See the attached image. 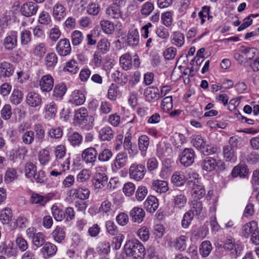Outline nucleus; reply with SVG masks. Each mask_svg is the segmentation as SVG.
I'll list each match as a JSON object with an SVG mask.
<instances>
[{"label":"nucleus","mask_w":259,"mask_h":259,"mask_svg":"<svg viewBox=\"0 0 259 259\" xmlns=\"http://www.w3.org/2000/svg\"><path fill=\"white\" fill-rule=\"evenodd\" d=\"M53 153L55 160L53 166L60 165L63 168V171L68 170L70 168V157L66 155V148L64 145H59L54 148Z\"/></svg>","instance_id":"obj_1"},{"label":"nucleus","mask_w":259,"mask_h":259,"mask_svg":"<svg viewBox=\"0 0 259 259\" xmlns=\"http://www.w3.org/2000/svg\"><path fill=\"white\" fill-rule=\"evenodd\" d=\"M124 248L126 255L133 256L135 259L143 258L145 255L143 245L137 239L127 241Z\"/></svg>","instance_id":"obj_2"},{"label":"nucleus","mask_w":259,"mask_h":259,"mask_svg":"<svg viewBox=\"0 0 259 259\" xmlns=\"http://www.w3.org/2000/svg\"><path fill=\"white\" fill-rule=\"evenodd\" d=\"M242 234L246 238L250 236L255 245L259 244V228L256 222L252 221L245 224L242 227Z\"/></svg>","instance_id":"obj_3"},{"label":"nucleus","mask_w":259,"mask_h":259,"mask_svg":"<svg viewBox=\"0 0 259 259\" xmlns=\"http://www.w3.org/2000/svg\"><path fill=\"white\" fill-rule=\"evenodd\" d=\"M201 166L203 170L207 172H211L214 170L217 166L220 167V169L224 168V164L221 160L207 157L201 161Z\"/></svg>","instance_id":"obj_4"},{"label":"nucleus","mask_w":259,"mask_h":259,"mask_svg":"<svg viewBox=\"0 0 259 259\" xmlns=\"http://www.w3.org/2000/svg\"><path fill=\"white\" fill-rule=\"evenodd\" d=\"M145 166L141 164H132L129 169V174L131 178L136 181L142 180L146 174Z\"/></svg>","instance_id":"obj_5"},{"label":"nucleus","mask_w":259,"mask_h":259,"mask_svg":"<svg viewBox=\"0 0 259 259\" xmlns=\"http://www.w3.org/2000/svg\"><path fill=\"white\" fill-rule=\"evenodd\" d=\"M224 248L230 251L232 258L239 257L241 253L242 247L238 244L235 243V240L231 237L228 238L224 244Z\"/></svg>","instance_id":"obj_6"},{"label":"nucleus","mask_w":259,"mask_h":259,"mask_svg":"<svg viewBox=\"0 0 259 259\" xmlns=\"http://www.w3.org/2000/svg\"><path fill=\"white\" fill-rule=\"evenodd\" d=\"M195 154L192 148H185L180 154V162L185 166L191 165L194 161Z\"/></svg>","instance_id":"obj_7"},{"label":"nucleus","mask_w":259,"mask_h":259,"mask_svg":"<svg viewBox=\"0 0 259 259\" xmlns=\"http://www.w3.org/2000/svg\"><path fill=\"white\" fill-rule=\"evenodd\" d=\"M18 32L12 31L7 34L3 40V45L4 48L8 51H11L17 46Z\"/></svg>","instance_id":"obj_8"},{"label":"nucleus","mask_w":259,"mask_h":259,"mask_svg":"<svg viewBox=\"0 0 259 259\" xmlns=\"http://www.w3.org/2000/svg\"><path fill=\"white\" fill-rule=\"evenodd\" d=\"M144 96L146 101L149 103H154L160 98L159 89L155 87H149L146 88L144 92Z\"/></svg>","instance_id":"obj_9"},{"label":"nucleus","mask_w":259,"mask_h":259,"mask_svg":"<svg viewBox=\"0 0 259 259\" xmlns=\"http://www.w3.org/2000/svg\"><path fill=\"white\" fill-rule=\"evenodd\" d=\"M171 201L175 208L182 209L186 205L187 198L183 192L175 191Z\"/></svg>","instance_id":"obj_10"},{"label":"nucleus","mask_w":259,"mask_h":259,"mask_svg":"<svg viewBox=\"0 0 259 259\" xmlns=\"http://www.w3.org/2000/svg\"><path fill=\"white\" fill-rule=\"evenodd\" d=\"M56 52L61 56H65L71 52V48L69 40L67 38L61 39L57 43Z\"/></svg>","instance_id":"obj_11"},{"label":"nucleus","mask_w":259,"mask_h":259,"mask_svg":"<svg viewBox=\"0 0 259 259\" xmlns=\"http://www.w3.org/2000/svg\"><path fill=\"white\" fill-rule=\"evenodd\" d=\"M237 141L234 137H231L229 140V145H226L223 148V154L227 161H230L235 159V152L233 143Z\"/></svg>","instance_id":"obj_12"},{"label":"nucleus","mask_w":259,"mask_h":259,"mask_svg":"<svg viewBox=\"0 0 259 259\" xmlns=\"http://www.w3.org/2000/svg\"><path fill=\"white\" fill-rule=\"evenodd\" d=\"M98 153L95 148L89 147L84 149L81 153V157L86 163H94L96 161Z\"/></svg>","instance_id":"obj_13"},{"label":"nucleus","mask_w":259,"mask_h":259,"mask_svg":"<svg viewBox=\"0 0 259 259\" xmlns=\"http://www.w3.org/2000/svg\"><path fill=\"white\" fill-rule=\"evenodd\" d=\"M67 14L66 9L62 3H57L53 7L52 15L57 21H61L65 18Z\"/></svg>","instance_id":"obj_14"},{"label":"nucleus","mask_w":259,"mask_h":259,"mask_svg":"<svg viewBox=\"0 0 259 259\" xmlns=\"http://www.w3.org/2000/svg\"><path fill=\"white\" fill-rule=\"evenodd\" d=\"M38 8V6L36 4L29 2L23 5L21 8V11L24 16L30 17L36 13Z\"/></svg>","instance_id":"obj_15"},{"label":"nucleus","mask_w":259,"mask_h":259,"mask_svg":"<svg viewBox=\"0 0 259 259\" xmlns=\"http://www.w3.org/2000/svg\"><path fill=\"white\" fill-rule=\"evenodd\" d=\"M106 15L110 19H119L123 18V14L121 9L118 6L111 5L105 10Z\"/></svg>","instance_id":"obj_16"},{"label":"nucleus","mask_w":259,"mask_h":259,"mask_svg":"<svg viewBox=\"0 0 259 259\" xmlns=\"http://www.w3.org/2000/svg\"><path fill=\"white\" fill-rule=\"evenodd\" d=\"M39 87L43 92L51 91L54 87V79L50 75H45L39 81Z\"/></svg>","instance_id":"obj_17"},{"label":"nucleus","mask_w":259,"mask_h":259,"mask_svg":"<svg viewBox=\"0 0 259 259\" xmlns=\"http://www.w3.org/2000/svg\"><path fill=\"white\" fill-rule=\"evenodd\" d=\"M14 67L10 63L4 61L0 63V78L10 77L14 73Z\"/></svg>","instance_id":"obj_18"},{"label":"nucleus","mask_w":259,"mask_h":259,"mask_svg":"<svg viewBox=\"0 0 259 259\" xmlns=\"http://www.w3.org/2000/svg\"><path fill=\"white\" fill-rule=\"evenodd\" d=\"M151 188L158 193H164L168 190V183L165 181L155 180L152 182Z\"/></svg>","instance_id":"obj_19"},{"label":"nucleus","mask_w":259,"mask_h":259,"mask_svg":"<svg viewBox=\"0 0 259 259\" xmlns=\"http://www.w3.org/2000/svg\"><path fill=\"white\" fill-rule=\"evenodd\" d=\"M138 148L141 151V155L145 157L146 155L147 151L150 144V140L149 137L145 135H141L139 137Z\"/></svg>","instance_id":"obj_20"},{"label":"nucleus","mask_w":259,"mask_h":259,"mask_svg":"<svg viewBox=\"0 0 259 259\" xmlns=\"http://www.w3.org/2000/svg\"><path fill=\"white\" fill-rule=\"evenodd\" d=\"M108 178L104 172H98L95 174L93 184L95 188L102 189L107 184Z\"/></svg>","instance_id":"obj_21"},{"label":"nucleus","mask_w":259,"mask_h":259,"mask_svg":"<svg viewBox=\"0 0 259 259\" xmlns=\"http://www.w3.org/2000/svg\"><path fill=\"white\" fill-rule=\"evenodd\" d=\"M88 111L84 107H81L76 111L74 114V120L79 124L86 123L88 121Z\"/></svg>","instance_id":"obj_22"},{"label":"nucleus","mask_w":259,"mask_h":259,"mask_svg":"<svg viewBox=\"0 0 259 259\" xmlns=\"http://www.w3.org/2000/svg\"><path fill=\"white\" fill-rule=\"evenodd\" d=\"M130 216L134 222L140 224L143 221L145 213L142 208L135 207L131 211Z\"/></svg>","instance_id":"obj_23"},{"label":"nucleus","mask_w":259,"mask_h":259,"mask_svg":"<svg viewBox=\"0 0 259 259\" xmlns=\"http://www.w3.org/2000/svg\"><path fill=\"white\" fill-rule=\"evenodd\" d=\"M144 207L150 212H154L158 207V201L156 197L149 196L144 204Z\"/></svg>","instance_id":"obj_24"},{"label":"nucleus","mask_w":259,"mask_h":259,"mask_svg":"<svg viewBox=\"0 0 259 259\" xmlns=\"http://www.w3.org/2000/svg\"><path fill=\"white\" fill-rule=\"evenodd\" d=\"M139 37L138 29L136 28H131L127 33V43L130 46L133 47L137 46L139 42Z\"/></svg>","instance_id":"obj_25"},{"label":"nucleus","mask_w":259,"mask_h":259,"mask_svg":"<svg viewBox=\"0 0 259 259\" xmlns=\"http://www.w3.org/2000/svg\"><path fill=\"white\" fill-rule=\"evenodd\" d=\"M85 100L84 95L80 90H75L71 94L70 101L73 104L78 106L83 104Z\"/></svg>","instance_id":"obj_26"},{"label":"nucleus","mask_w":259,"mask_h":259,"mask_svg":"<svg viewBox=\"0 0 259 259\" xmlns=\"http://www.w3.org/2000/svg\"><path fill=\"white\" fill-rule=\"evenodd\" d=\"M33 130L36 141L41 143L44 141L46 135L44 126L40 123L35 124L33 126Z\"/></svg>","instance_id":"obj_27"},{"label":"nucleus","mask_w":259,"mask_h":259,"mask_svg":"<svg viewBox=\"0 0 259 259\" xmlns=\"http://www.w3.org/2000/svg\"><path fill=\"white\" fill-rule=\"evenodd\" d=\"M192 197L196 200L200 199L205 195V191L201 183H194L192 189Z\"/></svg>","instance_id":"obj_28"},{"label":"nucleus","mask_w":259,"mask_h":259,"mask_svg":"<svg viewBox=\"0 0 259 259\" xmlns=\"http://www.w3.org/2000/svg\"><path fill=\"white\" fill-rule=\"evenodd\" d=\"M26 102L29 106L35 107L41 104V98L38 94L30 92L27 96Z\"/></svg>","instance_id":"obj_29"},{"label":"nucleus","mask_w":259,"mask_h":259,"mask_svg":"<svg viewBox=\"0 0 259 259\" xmlns=\"http://www.w3.org/2000/svg\"><path fill=\"white\" fill-rule=\"evenodd\" d=\"M114 136V132L110 126L102 127L99 131V138L102 141H109Z\"/></svg>","instance_id":"obj_30"},{"label":"nucleus","mask_w":259,"mask_h":259,"mask_svg":"<svg viewBox=\"0 0 259 259\" xmlns=\"http://www.w3.org/2000/svg\"><path fill=\"white\" fill-rule=\"evenodd\" d=\"M128 160L126 153L120 152L116 156L114 161V165L118 169L124 167Z\"/></svg>","instance_id":"obj_31"},{"label":"nucleus","mask_w":259,"mask_h":259,"mask_svg":"<svg viewBox=\"0 0 259 259\" xmlns=\"http://www.w3.org/2000/svg\"><path fill=\"white\" fill-rule=\"evenodd\" d=\"M116 208L108 200L103 201L99 208L100 212L107 215H112Z\"/></svg>","instance_id":"obj_32"},{"label":"nucleus","mask_w":259,"mask_h":259,"mask_svg":"<svg viewBox=\"0 0 259 259\" xmlns=\"http://www.w3.org/2000/svg\"><path fill=\"white\" fill-rule=\"evenodd\" d=\"M27 153V150L24 146H19L17 148L13 149L10 151V156L12 157V159L13 160L16 158L23 159Z\"/></svg>","instance_id":"obj_33"},{"label":"nucleus","mask_w":259,"mask_h":259,"mask_svg":"<svg viewBox=\"0 0 259 259\" xmlns=\"http://www.w3.org/2000/svg\"><path fill=\"white\" fill-rule=\"evenodd\" d=\"M90 193V191L87 188H78L73 190L72 196L76 198L85 200L89 198Z\"/></svg>","instance_id":"obj_34"},{"label":"nucleus","mask_w":259,"mask_h":259,"mask_svg":"<svg viewBox=\"0 0 259 259\" xmlns=\"http://www.w3.org/2000/svg\"><path fill=\"white\" fill-rule=\"evenodd\" d=\"M120 66L125 70L130 69L133 65L132 57L129 54L122 55L119 59Z\"/></svg>","instance_id":"obj_35"},{"label":"nucleus","mask_w":259,"mask_h":259,"mask_svg":"<svg viewBox=\"0 0 259 259\" xmlns=\"http://www.w3.org/2000/svg\"><path fill=\"white\" fill-rule=\"evenodd\" d=\"M47 202V199L44 196L38 193L31 192L30 202L31 204H38L41 206H45Z\"/></svg>","instance_id":"obj_36"},{"label":"nucleus","mask_w":259,"mask_h":259,"mask_svg":"<svg viewBox=\"0 0 259 259\" xmlns=\"http://www.w3.org/2000/svg\"><path fill=\"white\" fill-rule=\"evenodd\" d=\"M171 180L175 185L179 187L185 184L186 177L183 172L176 171L172 175Z\"/></svg>","instance_id":"obj_37"},{"label":"nucleus","mask_w":259,"mask_h":259,"mask_svg":"<svg viewBox=\"0 0 259 259\" xmlns=\"http://www.w3.org/2000/svg\"><path fill=\"white\" fill-rule=\"evenodd\" d=\"M112 78L116 82L122 85H124L128 80L126 74L118 70H115L112 73Z\"/></svg>","instance_id":"obj_38"},{"label":"nucleus","mask_w":259,"mask_h":259,"mask_svg":"<svg viewBox=\"0 0 259 259\" xmlns=\"http://www.w3.org/2000/svg\"><path fill=\"white\" fill-rule=\"evenodd\" d=\"M100 25L103 31L106 34H112L115 30L114 24L109 20H102Z\"/></svg>","instance_id":"obj_39"},{"label":"nucleus","mask_w":259,"mask_h":259,"mask_svg":"<svg viewBox=\"0 0 259 259\" xmlns=\"http://www.w3.org/2000/svg\"><path fill=\"white\" fill-rule=\"evenodd\" d=\"M57 250L56 246L51 243H46L41 248V252L47 256L50 257L56 254Z\"/></svg>","instance_id":"obj_40"},{"label":"nucleus","mask_w":259,"mask_h":259,"mask_svg":"<svg viewBox=\"0 0 259 259\" xmlns=\"http://www.w3.org/2000/svg\"><path fill=\"white\" fill-rule=\"evenodd\" d=\"M185 42V37L183 33L179 31L174 32L171 35V42L178 47H182Z\"/></svg>","instance_id":"obj_41"},{"label":"nucleus","mask_w":259,"mask_h":259,"mask_svg":"<svg viewBox=\"0 0 259 259\" xmlns=\"http://www.w3.org/2000/svg\"><path fill=\"white\" fill-rule=\"evenodd\" d=\"M38 158L41 165H46L49 163L51 159L50 151L46 148L41 150L38 153Z\"/></svg>","instance_id":"obj_42"},{"label":"nucleus","mask_w":259,"mask_h":259,"mask_svg":"<svg viewBox=\"0 0 259 259\" xmlns=\"http://www.w3.org/2000/svg\"><path fill=\"white\" fill-rule=\"evenodd\" d=\"M57 111L56 104L54 102H51L45 106L46 118H53L56 116Z\"/></svg>","instance_id":"obj_43"},{"label":"nucleus","mask_w":259,"mask_h":259,"mask_svg":"<svg viewBox=\"0 0 259 259\" xmlns=\"http://www.w3.org/2000/svg\"><path fill=\"white\" fill-rule=\"evenodd\" d=\"M36 166L31 162H28L25 165L24 173L26 178L32 180V177L35 172H36Z\"/></svg>","instance_id":"obj_44"},{"label":"nucleus","mask_w":259,"mask_h":259,"mask_svg":"<svg viewBox=\"0 0 259 259\" xmlns=\"http://www.w3.org/2000/svg\"><path fill=\"white\" fill-rule=\"evenodd\" d=\"M52 235L56 242L61 243L62 241L64 240L65 233L62 227L57 226L52 232Z\"/></svg>","instance_id":"obj_45"},{"label":"nucleus","mask_w":259,"mask_h":259,"mask_svg":"<svg viewBox=\"0 0 259 259\" xmlns=\"http://www.w3.org/2000/svg\"><path fill=\"white\" fill-rule=\"evenodd\" d=\"M82 136L77 132H74L68 137V141L72 146H79L82 141Z\"/></svg>","instance_id":"obj_46"},{"label":"nucleus","mask_w":259,"mask_h":259,"mask_svg":"<svg viewBox=\"0 0 259 259\" xmlns=\"http://www.w3.org/2000/svg\"><path fill=\"white\" fill-rule=\"evenodd\" d=\"M119 94L120 92L118 87L114 83H112L108 89L107 93L108 98L111 101H114Z\"/></svg>","instance_id":"obj_47"},{"label":"nucleus","mask_w":259,"mask_h":259,"mask_svg":"<svg viewBox=\"0 0 259 259\" xmlns=\"http://www.w3.org/2000/svg\"><path fill=\"white\" fill-rule=\"evenodd\" d=\"M212 249L211 244L209 241L202 242L200 247V253L203 257L207 256Z\"/></svg>","instance_id":"obj_48"},{"label":"nucleus","mask_w":259,"mask_h":259,"mask_svg":"<svg viewBox=\"0 0 259 259\" xmlns=\"http://www.w3.org/2000/svg\"><path fill=\"white\" fill-rule=\"evenodd\" d=\"M194 218V212L189 210L186 212L183 215L181 225L183 228L186 229L190 226Z\"/></svg>","instance_id":"obj_49"},{"label":"nucleus","mask_w":259,"mask_h":259,"mask_svg":"<svg viewBox=\"0 0 259 259\" xmlns=\"http://www.w3.org/2000/svg\"><path fill=\"white\" fill-rule=\"evenodd\" d=\"M12 218V211L10 208H5L1 212L0 220L3 224H7L11 221Z\"/></svg>","instance_id":"obj_50"},{"label":"nucleus","mask_w":259,"mask_h":259,"mask_svg":"<svg viewBox=\"0 0 259 259\" xmlns=\"http://www.w3.org/2000/svg\"><path fill=\"white\" fill-rule=\"evenodd\" d=\"M64 69L72 74H76L79 70L78 63L74 59H72L66 63Z\"/></svg>","instance_id":"obj_51"},{"label":"nucleus","mask_w":259,"mask_h":259,"mask_svg":"<svg viewBox=\"0 0 259 259\" xmlns=\"http://www.w3.org/2000/svg\"><path fill=\"white\" fill-rule=\"evenodd\" d=\"M45 60L47 67H53L56 65L58 59L55 53H50L46 55Z\"/></svg>","instance_id":"obj_52"},{"label":"nucleus","mask_w":259,"mask_h":259,"mask_svg":"<svg viewBox=\"0 0 259 259\" xmlns=\"http://www.w3.org/2000/svg\"><path fill=\"white\" fill-rule=\"evenodd\" d=\"M22 142L26 145H31L35 139L34 132L32 131H29L25 132L21 136Z\"/></svg>","instance_id":"obj_53"},{"label":"nucleus","mask_w":259,"mask_h":259,"mask_svg":"<svg viewBox=\"0 0 259 259\" xmlns=\"http://www.w3.org/2000/svg\"><path fill=\"white\" fill-rule=\"evenodd\" d=\"M210 7L208 6H204L201 10L198 13V17L200 19L201 24H203L205 21V18L207 17L208 20L212 18V16L209 15Z\"/></svg>","instance_id":"obj_54"},{"label":"nucleus","mask_w":259,"mask_h":259,"mask_svg":"<svg viewBox=\"0 0 259 259\" xmlns=\"http://www.w3.org/2000/svg\"><path fill=\"white\" fill-rule=\"evenodd\" d=\"M207 232L208 231L204 228L194 231L191 236V240L195 241L197 240L199 238L202 239L206 237Z\"/></svg>","instance_id":"obj_55"},{"label":"nucleus","mask_w":259,"mask_h":259,"mask_svg":"<svg viewBox=\"0 0 259 259\" xmlns=\"http://www.w3.org/2000/svg\"><path fill=\"white\" fill-rule=\"evenodd\" d=\"M97 250L99 254H107L110 251V245L109 242L106 241L101 242L97 247Z\"/></svg>","instance_id":"obj_56"},{"label":"nucleus","mask_w":259,"mask_h":259,"mask_svg":"<svg viewBox=\"0 0 259 259\" xmlns=\"http://www.w3.org/2000/svg\"><path fill=\"white\" fill-rule=\"evenodd\" d=\"M66 92V87L63 83L58 84L55 86L53 95L57 98H61Z\"/></svg>","instance_id":"obj_57"},{"label":"nucleus","mask_w":259,"mask_h":259,"mask_svg":"<svg viewBox=\"0 0 259 259\" xmlns=\"http://www.w3.org/2000/svg\"><path fill=\"white\" fill-rule=\"evenodd\" d=\"M154 5L151 2H147L145 3L142 6L141 9V13L143 15L149 16L154 10Z\"/></svg>","instance_id":"obj_58"},{"label":"nucleus","mask_w":259,"mask_h":259,"mask_svg":"<svg viewBox=\"0 0 259 259\" xmlns=\"http://www.w3.org/2000/svg\"><path fill=\"white\" fill-rule=\"evenodd\" d=\"M87 13L91 15H97L100 11L99 4L95 3H90L86 7Z\"/></svg>","instance_id":"obj_59"},{"label":"nucleus","mask_w":259,"mask_h":259,"mask_svg":"<svg viewBox=\"0 0 259 259\" xmlns=\"http://www.w3.org/2000/svg\"><path fill=\"white\" fill-rule=\"evenodd\" d=\"M21 44L26 46L31 41V33L29 30H24L20 34Z\"/></svg>","instance_id":"obj_60"},{"label":"nucleus","mask_w":259,"mask_h":259,"mask_svg":"<svg viewBox=\"0 0 259 259\" xmlns=\"http://www.w3.org/2000/svg\"><path fill=\"white\" fill-rule=\"evenodd\" d=\"M110 44L106 38L101 39L98 42L97 48L103 54H105L110 49Z\"/></svg>","instance_id":"obj_61"},{"label":"nucleus","mask_w":259,"mask_h":259,"mask_svg":"<svg viewBox=\"0 0 259 259\" xmlns=\"http://www.w3.org/2000/svg\"><path fill=\"white\" fill-rule=\"evenodd\" d=\"M22 96L23 94L20 91L15 89L10 97L11 102L15 105H18L21 102Z\"/></svg>","instance_id":"obj_62"},{"label":"nucleus","mask_w":259,"mask_h":259,"mask_svg":"<svg viewBox=\"0 0 259 259\" xmlns=\"http://www.w3.org/2000/svg\"><path fill=\"white\" fill-rule=\"evenodd\" d=\"M83 38L82 32L78 30H75L71 34V40L73 46L79 45L82 42Z\"/></svg>","instance_id":"obj_63"},{"label":"nucleus","mask_w":259,"mask_h":259,"mask_svg":"<svg viewBox=\"0 0 259 259\" xmlns=\"http://www.w3.org/2000/svg\"><path fill=\"white\" fill-rule=\"evenodd\" d=\"M137 234L139 238L143 241H146L149 238V230L148 228L145 226L140 228L137 231Z\"/></svg>","instance_id":"obj_64"}]
</instances>
